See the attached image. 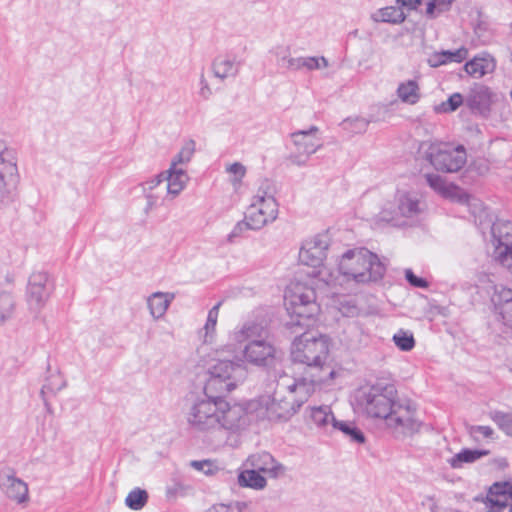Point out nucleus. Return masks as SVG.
Segmentation results:
<instances>
[{
	"label": "nucleus",
	"mask_w": 512,
	"mask_h": 512,
	"mask_svg": "<svg viewBox=\"0 0 512 512\" xmlns=\"http://www.w3.org/2000/svg\"><path fill=\"white\" fill-rule=\"evenodd\" d=\"M488 453L487 450L463 449L455 454L449 463L453 468H460L463 463H473L481 457L486 456Z\"/></svg>",
	"instance_id": "nucleus-33"
},
{
	"label": "nucleus",
	"mask_w": 512,
	"mask_h": 512,
	"mask_svg": "<svg viewBox=\"0 0 512 512\" xmlns=\"http://www.w3.org/2000/svg\"><path fill=\"white\" fill-rule=\"evenodd\" d=\"M245 506L246 504L243 502H237L234 506L219 504L211 507L207 512H241L242 508Z\"/></svg>",
	"instance_id": "nucleus-52"
},
{
	"label": "nucleus",
	"mask_w": 512,
	"mask_h": 512,
	"mask_svg": "<svg viewBox=\"0 0 512 512\" xmlns=\"http://www.w3.org/2000/svg\"><path fill=\"white\" fill-rule=\"evenodd\" d=\"M220 306L221 302H218L208 312L207 321L205 324L206 335L215 330Z\"/></svg>",
	"instance_id": "nucleus-48"
},
{
	"label": "nucleus",
	"mask_w": 512,
	"mask_h": 512,
	"mask_svg": "<svg viewBox=\"0 0 512 512\" xmlns=\"http://www.w3.org/2000/svg\"><path fill=\"white\" fill-rule=\"evenodd\" d=\"M145 198L146 206L144 208V212L148 214L157 205L158 196L153 194L152 192H145Z\"/></svg>",
	"instance_id": "nucleus-57"
},
{
	"label": "nucleus",
	"mask_w": 512,
	"mask_h": 512,
	"mask_svg": "<svg viewBox=\"0 0 512 512\" xmlns=\"http://www.w3.org/2000/svg\"><path fill=\"white\" fill-rule=\"evenodd\" d=\"M469 434L477 438V435L480 434L484 438H492L494 434V430L490 426H484V425H472L468 428Z\"/></svg>",
	"instance_id": "nucleus-51"
},
{
	"label": "nucleus",
	"mask_w": 512,
	"mask_h": 512,
	"mask_svg": "<svg viewBox=\"0 0 512 512\" xmlns=\"http://www.w3.org/2000/svg\"><path fill=\"white\" fill-rule=\"evenodd\" d=\"M468 56V49L461 47L455 51L442 50L430 56L428 63L431 67H438L447 63H461Z\"/></svg>",
	"instance_id": "nucleus-28"
},
{
	"label": "nucleus",
	"mask_w": 512,
	"mask_h": 512,
	"mask_svg": "<svg viewBox=\"0 0 512 512\" xmlns=\"http://www.w3.org/2000/svg\"><path fill=\"white\" fill-rule=\"evenodd\" d=\"M302 63H304V57H292L287 59L286 68L294 71L301 70L303 69Z\"/></svg>",
	"instance_id": "nucleus-58"
},
{
	"label": "nucleus",
	"mask_w": 512,
	"mask_h": 512,
	"mask_svg": "<svg viewBox=\"0 0 512 512\" xmlns=\"http://www.w3.org/2000/svg\"><path fill=\"white\" fill-rule=\"evenodd\" d=\"M17 152L0 139V206L7 203L15 189L19 174Z\"/></svg>",
	"instance_id": "nucleus-11"
},
{
	"label": "nucleus",
	"mask_w": 512,
	"mask_h": 512,
	"mask_svg": "<svg viewBox=\"0 0 512 512\" xmlns=\"http://www.w3.org/2000/svg\"><path fill=\"white\" fill-rule=\"evenodd\" d=\"M397 95L402 102L415 104L420 98L419 86L415 80H408L399 84Z\"/></svg>",
	"instance_id": "nucleus-32"
},
{
	"label": "nucleus",
	"mask_w": 512,
	"mask_h": 512,
	"mask_svg": "<svg viewBox=\"0 0 512 512\" xmlns=\"http://www.w3.org/2000/svg\"><path fill=\"white\" fill-rule=\"evenodd\" d=\"M475 501L483 502L486 512H502L507 506L512 512V485L509 482H495L489 487L486 497L477 496Z\"/></svg>",
	"instance_id": "nucleus-16"
},
{
	"label": "nucleus",
	"mask_w": 512,
	"mask_h": 512,
	"mask_svg": "<svg viewBox=\"0 0 512 512\" xmlns=\"http://www.w3.org/2000/svg\"><path fill=\"white\" fill-rule=\"evenodd\" d=\"M491 301L494 305L495 310L499 309L500 306H504L507 303L512 302V289L501 287L496 289L493 294Z\"/></svg>",
	"instance_id": "nucleus-46"
},
{
	"label": "nucleus",
	"mask_w": 512,
	"mask_h": 512,
	"mask_svg": "<svg viewBox=\"0 0 512 512\" xmlns=\"http://www.w3.org/2000/svg\"><path fill=\"white\" fill-rule=\"evenodd\" d=\"M243 378L225 377L220 374H207L204 385V396L215 400H221L227 393L234 390L237 383Z\"/></svg>",
	"instance_id": "nucleus-20"
},
{
	"label": "nucleus",
	"mask_w": 512,
	"mask_h": 512,
	"mask_svg": "<svg viewBox=\"0 0 512 512\" xmlns=\"http://www.w3.org/2000/svg\"><path fill=\"white\" fill-rule=\"evenodd\" d=\"M339 272L359 284L381 280L386 267L378 256L366 248L347 250L338 264Z\"/></svg>",
	"instance_id": "nucleus-6"
},
{
	"label": "nucleus",
	"mask_w": 512,
	"mask_h": 512,
	"mask_svg": "<svg viewBox=\"0 0 512 512\" xmlns=\"http://www.w3.org/2000/svg\"><path fill=\"white\" fill-rule=\"evenodd\" d=\"M173 295L163 292L153 293L147 300L150 314L154 319L161 318L167 311Z\"/></svg>",
	"instance_id": "nucleus-29"
},
{
	"label": "nucleus",
	"mask_w": 512,
	"mask_h": 512,
	"mask_svg": "<svg viewBox=\"0 0 512 512\" xmlns=\"http://www.w3.org/2000/svg\"><path fill=\"white\" fill-rule=\"evenodd\" d=\"M462 104H465V99L460 93L452 94L446 101L442 102L436 107L439 113H450L456 111Z\"/></svg>",
	"instance_id": "nucleus-43"
},
{
	"label": "nucleus",
	"mask_w": 512,
	"mask_h": 512,
	"mask_svg": "<svg viewBox=\"0 0 512 512\" xmlns=\"http://www.w3.org/2000/svg\"><path fill=\"white\" fill-rule=\"evenodd\" d=\"M15 310L14 297L7 292L0 293V322L9 320Z\"/></svg>",
	"instance_id": "nucleus-40"
},
{
	"label": "nucleus",
	"mask_w": 512,
	"mask_h": 512,
	"mask_svg": "<svg viewBox=\"0 0 512 512\" xmlns=\"http://www.w3.org/2000/svg\"><path fill=\"white\" fill-rule=\"evenodd\" d=\"M495 312L500 316L504 325L512 327V301L504 306H500Z\"/></svg>",
	"instance_id": "nucleus-50"
},
{
	"label": "nucleus",
	"mask_w": 512,
	"mask_h": 512,
	"mask_svg": "<svg viewBox=\"0 0 512 512\" xmlns=\"http://www.w3.org/2000/svg\"><path fill=\"white\" fill-rule=\"evenodd\" d=\"M163 182H166L165 171L161 172L160 174L155 176L153 179L146 181L143 184V190L145 192H151L153 189L158 187Z\"/></svg>",
	"instance_id": "nucleus-54"
},
{
	"label": "nucleus",
	"mask_w": 512,
	"mask_h": 512,
	"mask_svg": "<svg viewBox=\"0 0 512 512\" xmlns=\"http://www.w3.org/2000/svg\"><path fill=\"white\" fill-rule=\"evenodd\" d=\"M219 407L220 428L238 430L248 424V412L242 404L229 405L224 399H221Z\"/></svg>",
	"instance_id": "nucleus-19"
},
{
	"label": "nucleus",
	"mask_w": 512,
	"mask_h": 512,
	"mask_svg": "<svg viewBox=\"0 0 512 512\" xmlns=\"http://www.w3.org/2000/svg\"><path fill=\"white\" fill-rule=\"evenodd\" d=\"M227 172L233 175V185L239 184L246 174V168L239 162H235L227 167Z\"/></svg>",
	"instance_id": "nucleus-47"
},
{
	"label": "nucleus",
	"mask_w": 512,
	"mask_h": 512,
	"mask_svg": "<svg viewBox=\"0 0 512 512\" xmlns=\"http://www.w3.org/2000/svg\"><path fill=\"white\" fill-rule=\"evenodd\" d=\"M207 374L245 378L246 370L240 361L234 362L229 359L221 358L219 353L216 352L215 357L211 358L207 364Z\"/></svg>",
	"instance_id": "nucleus-21"
},
{
	"label": "nucleus",
	"mask_w": 512,
	"mask_h": 512,
	"mask_svg": "<svg viewBox=\"0 0 512 512\" xmlns=\"http://www.w3.org/2000/svg\"><path fill=\"white\" fill-rule=\"evenodd\" d=\"M425 179L427 184L441 195L445 197H457L459 202L465 203L469 207H473L474 210L472 212L474 214L477 209H479V211L482 210L483 204L480 200L473 198L455 185L448 186L440 175L428 173L425 175Z\"/></svg>",
	"instance_id": "nucleus-18"
},
{
	"label": "nucleus",
	"mask_w": 512,
	"mask_h": 512,
	"mask_svg": "<svg viewBox=\"0 0 512 512\" xmlns=\"http://www.w3.org/2000/svg\"><path fill=\"white\" fill-rule=\"evenodd\" d=\"M241 487H249L256 490L265 488L267 481L256 469L244 470L238 476Z\"/></svg>",
	"instance_id": "nucleus-31"
},
{
	"label": "nucleus",
	"mask_w": 512,
	"mask_h": 512,
	"mask_svg": "<svg viewBox=\"0 0 512 512\" xmlns=\"http://www.w3.org/2000/svg\"><path fill=\"white\" fill-rule=\"evenodd\" d=\"M274 53L277 57V64L286 68L287 59L291 58L289 47L278 46L275 48Z\"/></svg>",
	"instance_id": "nucleus-53"
},
{
	"label": "nucleus",
	"mask_w": 512,
	"mask_h": 512,
	"mask_svg": "<svg viewBox=\"0 0 512 512\" xmlns=\"http://www.w3.org/2000/svg\"><path fill=\"white\" fill-rule=\"evenodd\" d=\"M377 20L388 23H401L405 20L406 15L401 7L389 6L378 11Z\"/></svg>",
	"instance_id": "nucleus-38"
},
{
	"label": "nucleus",
	"mask_w": 512,
	"mask_h": 512,
	"mask_svg": "<svg viewBox=\"0 0 512 512\" xmlns=\"http://www.w3.org/2000/svg\"><path fill=\"white\" fill-rule=\"evenodd\" d=\"M464 69L470 76L481 78L495 69V61L489 54L475 56L472 60L466 62Z\"/></svg>",
	"instance_id": "nucleus-27"
},
{
	"label": "nucleus",
	"mask_w": 512,
	"mask_h": 512,
	"mask_svg": "<svg viewBox=\"0 0 512 512\" xmlns=\"http://www.w3.org/2000/svg\"><path fill=\"white\" fill-rule=\"evenodd\" d=\"M329 352L328 338L317 332L305 331L292 343L291 359L294 363L306 365L307 384L315 389L335 377V371L325 365Z\"/></svg>",
	"instance_id": "nucleus-2"
},
{
	"label": "nucleus",
	"mask_w": 512,
	"mask_h": 512,
	"mask_svg": "<svg viewBox=\"0 0 512 512\" xmlns=\"http://www.w3.org/2000/svg\"><path fill=\"white\" fill-rule=\"evenodd\" d=\"M405 279L413 287L428 288L429 283L426 279L416 276L411 269L405 270Z\"/></svg>",
	"instance_id": "nucleus-49"
},
{
	"label": "nucleus",
	"mask_w": 512,
	"mask_h": 512,
	"mask_svg": "<svg viewBox=\"0 0 512 512\" xmlns=\"http://www.w3.org/2000/svg\"><path fill=\"white\" fill-rule=\"evenodd\" d=\"M167 195L175 198L185 188L189 180L187 173L178 167H172L165 171Z\"/></svg>",
	"instance_id": "nucleus-26"
},
{
	"label": "nucleus",
	"mask_w": 512,
	"mask_h": 512,
	"mask_svg": "<svg viewBox=\"0 0 512 512\" xmlns=\"http://www.w3.org/2000/svg\"><path fill=\"white\" fill-rule=\"evenodd\" d=\"M319 63V69L327 68L329 66L328 60L324 56L317 57Z\"/></svg>",
	"instance_id": "nucleus-60"
},
{
	"label": "nucleus",
	"mask_w": 512,
	"mask_h": 512,
	"mask_svg": "<svg viewBox=\"0 0 512 512\" xmlns=\"http://www.w3.org/2000/svg\"><path fill=\"white\" fill-rule=\"evenodd\" d=\"M489 416L500 430L506 435L512 436V413L496 410L490 412Z\"/></svg>",
	"instance_id": "nucleus-39"
},
{
	"label": "nucleus",
	"mask_w": 512,
	"mask_h": 512,
	"mask_svg": "<svg viewBox=\"0 0 512 512\" xmlns=\"http://www.w3.org/2000/svg\"><path fill=\"white\" fill-rule=\"evenodd\" d=\"M319 128L311 126L307 130H298L290 134L294 150L290 154L292 163L298 166L306 165L309 157L322 146V140L317 136Z\"/></svg>",
	"instance_id": "nucleus-12"
},
{
	"label": "nucleus",
	"mask_w": 512,
	"mask_h": 512,
	"mask_svg": "<svg viewBox=\"0 0 512 512\" xmlns=\"http://www.w3.org/2000/svg\"><path fill=\"white\" fill-rule=\"evenodd\" d=\"M341 127L350 135L364 133L369 125V121L363 117H348L341 122Z\"/></svg>",
	"instance_id": "nucleus-37"
},
{
	"label": "nucleus",
	"mask_w": 512,
	"mask_h": 512,
	"mask_svg": "<svg viewBox=\"0 0 512 512\" xmlns=\"http://www.w3.org/2000/svg\"><path fill=\"white\" fill-rule=\"evenodd\" d=\"M392 384L377 383L361 388L356 395L359 410L369 418L382 419L395 434L411 436L420 430L421 421L410 404L397 402Z\"/></svg>",
	"instance_id": "nucleus-1"
},
{
	"label": "nucleus",
	"mask_w": 512,
	"mask_h": 512,
	"mask_svg": "<svg viewBox=\"0 0 512 512\" xmlns=\"http://www.w3.org/2000/svg\"><path fill=\"white\" fill-rule=\"evenodd\" d=\"M310 417L318 427L322 428H325L328 425L333 427V422L337 421L329 406L313 407L311 409Z\"/></svg>",
	"instance_id": "nucleus-35"
},
{
	"label": "nucleus",
	"mask_w": 512,
	"mask_h": 512,
	"mask_svg": "<svg viewBox=\"0 0 512 512\" xmlns=\"http://www.w3.org/2000/svg\"><path fill=\"white\" fill-rule=\"evenodd\" d=\"M241 63L235 55H219L212 62V72L216 78L224 80L238 75Z\"/></svg>",
	"instance_id": "nucleus-23"
},
{
	"label": "nucleus",
	"mask_w": 512,
	"mask_h": 512,
	"mask_svg": "<svg viewBox=\"0 0 512 512\" xmlns=\"http://www.w3.org/2000/svg\"><path fill=\"white\" fill-rule=\"evenodd\" d=\"M455 0H428L426 4V15L429 18H436L448 11ZM423 0H397L401 7L411 10L421 5Z\"/></svg>",
	"instance_id": "nucleus-25"
},
{
	"label": "nucleus",
	"mask_w": 512,
	"mask_h": 512,
	"mask_svg": "<svg viewBox=\"0 0 512 512\" xmlns=\"http://www.w3.org/2000/svg\"><path fill=\"white\" fill-rule=\"evenodd\" d=\"M308 378L295 379L285 385L278 382L273 396L263 397L261 405L265 407V415L270 421L287 420L293 416L306 401L314 389L307 384Z\"/></svg>",
	"instance_id": "nucleus-3"
},
{
	"label": "nucleus",
	"mask_w": 512,
	"mask_h": 512,
	"mask_svg": "<svg viewBox=\"0 0 512 512\" xmlns=\"http://www.w3.org/2000/svg\"><path fill=\"white\" fill-rule=\"evenodd\" d=\"M0 489L12 501L17 504H25L29 501V489L26 482L16 476V472L9 466L0 467Z\"/></svg>",
	"instance_id": "nucleus-15"
},
{
	"label": "nucleus",
	"mask_w": 512,
	"mask_h": 512,
	"mask_svg": "<svg viewBox=\"0 0 512 512\" xmlns=\"http://www.w3.org/2000/svg\"><path fill=\"white\" fill-rule=\"evenodd\" d=\"M248 230H251L250 222L244 217L243 220L235 224L232 231L227 235V242L229 244L236 243Z\"/></svg>",
	"instance_id": "nucleus-45"
},
{
	"label": "nucleus",
	"mask_w": 512,
	"mask_h": 512,
	"mask_svg": "<svg viewBox=\"0 0 512 512\" xmlns=\"http://www.w3.org/2000/svg\"><path fill=\"white\" fill-rule=\"evenodd\" d=\"M266 329L259 323L246 322L234 332V340L246 343L243 347V357L246 362L258 367L274 366L278 360V350L265 339Z\"/></svg>",
	"instance_id": "nucleus-4"
},
{
	"label": "nucleus",
	"mask_w": 512,
	"mask_h": 512,
	"mask_svg": "<svg viewBox=\"0 0 512 512\" xmlns=\"http://www.w3.org/2000/svg\"><path fill=\"white\" fill-rule=\"evenodd\" d=\"M424 157L438 171L445 173L458 172L467 161V153L462 145L449 143H427L420 146Z\"/></svg>",
	"instance_id": "nucleus-7"
},
{
	"label": "nucleus",
	"mask_w": 512,
	"mask_h": 512,
	"mask_svg": "<svg viewBox=\"0 0 512 512\" xmlns=\"http://www.w3.org/2000/svg\"><path fill=\"white\" fill-rule=\"evenodd\" d=\"M53 292L49 275L44 271L33 272L26 288V303L29 311L37 316L46 305Z\"/></svg>",
	"instance_id": "nucleus-13"
},
{
	"label": "nucleus",
	"mask_w": 512,
	"mask_h": 512,
	"mask_svg": "<svg viewBox=\"0 0 512 512\" xmlns=\"http://www.w3.org/2000/svg\"><path fill=\"white\" fill-rule=\"evenodd\" d=\"M190 465L195 468L198 471H202L205 474H211L212 473V462L210 460H193L191 461Z\"/></svg>",
	"instance_id": "nucleus-55"
},
{
	"label": "nucleus",
	"mask_w": 512,
	"mask_h": 512,
	"mask_svg": "<svg viewBox=\"0 0 512 512\" xmlns=\"http://www.w3.org/2000/svg\"><path fill=\"white\" fill-rule=\"evenodd\" d=\"M219 401L209 397L197 399L186 414L188 426L197 432L220 429Z\"/></svg>",
	"instance_id": "nucleus-9"
},
{
	"label": "nucleus",
	"mask_w": 512,
	"mask_h": 512,
	"mask_svg": "<svg viewBox=\"0 0 512 512\" xmlns=\"http://www.w3.org/2000/svg\"><path fill=\"white\" fill-rule=\"evenodd\" d=\"M420 201L416 195L409 192H398L394 203L382 209L378 217L380 221L392 223L394 226L407 224L406 219H414L420 213Z\"/></svg>",
	"instance_id": "nucleus-10"
},
{
	"label": "nucleus",
	"mask_w": 512,
	"mask_h": 512,
	"mask_svg": "<svg viewBox=\"0 0 512 512\" xmlns=\"http://www.w3.org/2000/svg\"><path fill=\"white\" fill-rule=\"evenodd\" d=\"M191 490L189 485H186L178 479H173L171 484L166 488V495L169 499L186 496Z\"/></svg>",
	"instance_id": "nucleus-44"
},
{
	"label": "nucleus",
	"mask_w": 512,
	"mask_h": 512,
	"mask_svg": "<svg viewBox=\"0 0 512 512\" xmlns=\"http://www.w3.org/2000/svg\"><path fill=\"white\" fill-rule=\"evenodd\" d=\"M316 294L312 288L299 283L291 284L284 294V305L290 316L286 323L294 333L297 328L309 329L316 323L315 316L318 315L320 307L315 301Z\"/></svg>",
	"instance_id": "nucleus-5"
},
{
	"label": "nucleus",
	"mask_w": 512,
	"mask_h": 512,
	"mask_svg": "<svg viewBox=\"0 0 512 512\" xmlns=\"http://www.w3.org/2000/svg\"><path fill=\"white\" fill-rule=\"evenodd\" d=\"M494 258L512 273V222L497 220L491 227Z\"/></svg>",
	"instance_id": "nucleus-14"
},
{
	"label": "nucleus",
	"mask_w": 512,
	"mask_h": 512,
	"mask_svg": "<svg viewBox=\"0 0 512 512\" xmlns=\"http://www.w3.org/2000/svg\"><path fill=\"white\" fill-rule=\"evenodd\" d=\"M491 103V92L488 87L476 85L470 89L465 98V105L473 112L486 114L489 111Z\"/></svg>",
	"instance_id": "nucleus-22"
},
{
	"label": "nucleus",
	"mask_w": 512,
	"mask_h": 512,
	"mask_svg": "<svg viewBox=\"0 0 512 512\" xmlns=\"http://www.w3.org/2000/svg\"><path fill=\"white\" fill-rule=\"evenodd\" d=\"M303 69L307 71H313L319 69V63L317 57H304V63H302Z\"/></svg>",
	"instance_id": "nucleus-59"
},
{
	"label": "nucleus",
	"mask_w": 512,
	"mask_h": 512,
	"mask_svg": "<svg viewBox=\"0 0 512 512\" xmlns=\"http://www.w3.org/2000/svg\"><path fill=\"white\" fill-rule=\"evenodd\" d=\"M65 385L66 382L59 372L52 373L49 377H47L45 383L43 384L40 390V396L48 412L51 411V405L46 398V394H56L58 391L63 389Z\"/></svg>",
	"instance_id": "nucleus-30"
},
{
	"label": "nucleus",
	"mask_w": 512,
	"mask_h": 512,
	"mask_svg": "<svg viewBox=\"0 0 512 512\" xmlns=\"http://www.w3.org/2000/svg\"><path fill=\"white\" fill-rule=\"evenodd\" d=\"M195 148H196V143L194 140L190 139V140H187L181 150L179 151V153L174 157V159L172 160L171 162V166L172 167H178V165L180 164H186L188 163L194 152H195Z\"/></svg>",
	"instance_id": "nucleus-41"
},
{
	"label": "nucleus",
	"mask_w": 512,
	"mask_h": 512,
	"mask_svg": "<svg viewBox=\"0 0 512 512\" xmlns=\"http://www.w3.org/2000/svg\"><path fill=\"white\" fill-rule=\"evenodd\" d=\"M278 216V203L274 198L270 182L264 181L257 194L252 198L245 217L250 222L251 230H259Z\"/></svg>",
	"instance_id": "nucleus-8"
},
{
	"label": "nucleus",
	"mask_w": 512,
	"mask_h": 512,
	"mask_svg": "<svg viewBox=\"0 0 512 512\" xmlns=\"http://www.w3.org/2000/svg\"><path fill=\"white\" fill-rule=\"evenodd\" d=\"M251 466L259 472L267 473L270 477H278L285 470L284 466L273 458L268 452L249 457Z\"/></svg>",
	"instance_id": "nucleus-24"
},
{
	"label": "nucleus",
	"mask_w": 512,
	"mask_h": 512,
	"mask_svg": "<svg viewBox=\"0 0 512 512\" xmlns=\"http://www.w3.org/2000/svg\"><path fill=\"white\" fill-rule=\"evenodd\" d=\"M199 94L205 100L209 99L210 96L212 95V90L209 87V84H208V82H207V80H206V78H205L203 73L200 76V90H199Z\"/></svg>",
	"instance_id": "nucleus-56"
},
{
	"label": "nucleus",
	"mask_w": 512,
	"mask_h": 512,
	"mask_svg": "<svg viewBox=\"0 0 512 512\" xmlns=\"http://www.w3.org/2000/svg\"><path fill=\"white\" fill-rule=\"evenodd\" d=\"M395 345L402 351H410L415 346V339L411 332L399 330L393 336Z\"/></svg>",
	"instance_id": "nucleus-42"
},
{
	"label": "nucleus",
	"mask_w": 512,
	"mask_h": 512,
	"mask_svg": "<svg viewBox=\"0 0 512 512\" xmlns=\"http://www.w3.org/2000/svg\"><path fill=\"white\" fill-rule=\"evenodd\" d=\"M333 429L341 431L352 442L358 444L365 442V436L363 432L353 422L337 420L333 422Z\"/></svg>",
	"instance_id": "nucleus-34"
},
{
	"label": "nucleus",
	"mask_w": 512,
	"mask_h": 512,
	"mask_svg": "<svg viewBox=\"0 0 512 512\" xmlns=\"http://www.w3.org/2000/svg\"><path fill=\"white\" fill-rule=\"evenodd\" d=\"M328 247V236L324 234L316 235L302 244L299 251V260L304 265L314 268L319 267L327 256Z\"/></svg>",
	"instance_id": "nucleus-17"
},
{
	"label": "nucleus",
	"mask_w": 512,
	"mask_h": 512,
	"mask_svg": "<svg viewBox=\"0 0 512 512\" xmlns=\"http://www.w3.org/2000/svg\"><path fill=\"white\" fill-rule=\"evenodd\" d=\"M147 501V491L139 487H136L128 493L125 499V504L128 508L138 511L141 510L146 505Z\"/></svg>",
	"instance_id": "nucleus-36"
}]
</instances>
